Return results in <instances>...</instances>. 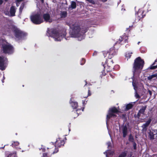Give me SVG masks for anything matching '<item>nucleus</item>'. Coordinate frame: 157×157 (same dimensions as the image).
Segmentation results:
<instances>
[{"instance_id": "1a4fd4ad", "label": "nucleus", "mask_w": 157, "mask_h": 157, "mask_svg": "<svg viewBox=\"0 0 157 157\" xmlns=\"http://www.w3.org/2000/svg\"><path fill=\"white\" fill-rule=\"evenodd\" d=\"M7 60L6 58L3 56H0V69L4 70L7 66Z\"/></svg>"}, {"instance_id": "bb28decb", "label": "nucleus", "mask_w": 157, "mask_h": 157, "mask_svg": "<svg viewBox=\"0 0 157 157\" xmlns=\"http://www.w3.org/2000/svg\"><path fill=\"white\" fill-rule=\"evenodd\" d=\"M61 16L62 17H65L67 16V12L65 11H63L61 12Z\"/></svg>"}, {"instance_id": "6e6552de", "label": "nucleus", "mask_w": 157, "mask_h": 157, "mask_svg": "<svg viewBox=\"0 0 157 157\" xmlns=\"http://www.w3.org/2000/svg\"><path fill=\"white\" fill-rule=\"evenodd\" d=\"M2 48L3 52L5 53L11 54L13 52V48L10 44L4 45H3Z\"/></svg>"}, {"instance_id": "b1692460", "label": "nucleus", "mask_w": 157, "mask_h": 157, "mask_svg": "<svg viewBox=\"0 0 157 157\" xmlns=\"http://www.w3.org/2000/svg\"><path fill=\"white\" fill-rule=\"evenodd\" d=\"M155 134H153V132H151L150 131L149 133V138L151 139H154V136Z\"/></svg>"}, {"instance_id": "f8f14e48", "label": "nucleus", "mask_w": 157, "mask_h": 157, "mask_svg": "<svg viewBox=\"0 0 157 157\" xmlns=\"http://www.w3.org/2000/svg\"><path fill=\"white\" fill-rule=\"evenodd\" d=\"M64 144V142L63 140H61L60 138H58L57 139L56 141L55 142V145L52 144V146L51 147L52 148L53 147V145L56 147V149H57L58 150V148H56V147L57 146L59 147H60L61 146H63Z\"/></svg>"}, {"instance_id": "c03bdc74", "label": "nucleus", "mask_w": 157, "mask_h": 157, "mask_svg": "<svg viewBox=\"0 0 157 157\" xmlns=\"http://www.w3.org/2000/svg\"><path fill=\"white\" fill-rule=\"evenodd\" d=\"M102 2H106L107 0H101Z\"/></svg>"}, {"instance_id": "393cba45", "label": "nucleus", "mask_w": 157, "mask_h": 157, "mask_svg": "<svg viewBox=\"0 0 157 157\" xmlns=\"http://www.w3.org/2000/svg\"><path fill=\"white\" fill-rule=\"evenodd\" d=\"M104 154L106 155V157H108V155L109 154H112V152L109 150H107V151L104 152Z\"/></svg>"}, {"instance_id": "09e8293b", "label": "nucleus", "mask_w": 157, "mask_h": 157, "mask_svg": "<svg viewBox=\"0 0 157 157\" xmlns=\"http://www.w3.org/2000/svg\"><path fill=\"white\" fill-rule=\"evenodd\" d=\"M107 70L108 71H110V70H107Z\"/></svg>"}, {"instance_id": "a878e982", "label": "nucleus", "mask_w": 157, "mask_h": 157, "mask_svg": "<svg viewBox=\"0 0 157 157\" xmlns=\"http://www.w3.org/2000/svg\"><path fill=\"white\" fill-rule=\"evenodd\" d=\"M71 6L72 9L75 8L76 6L75 2L74 1H72L71 3Z\"/></svg>"}, {"instance_id": "473e14b6", "label": "nucleus", "mask_w": 157, "mask_h": 157, "mask_svg": "<svg viewBox=\"0 0 157 157\" xmlns=\"http://www.w3.org/2000/svg\"><path fill=\"white\" fill-rule=\"evenodd\" d=\"M23 0H17V2H16V5L17 6H19V2L21 1H22Z\"/></svg>"}, {"instance_id": "5701e85b", "label": "nucleus", "mask_w": 157, "mask_h": 157, "mask_svg": "<svg viewBox=\"0 0 157 157\" xmlns=\"http://www.w3.org/2000/svg\"><path fill=\"white\" fill-rule=\"evenodd\" d=\"M146 109V106H143L141 109L139 111L138 115L140 113H143Z\"/></svg>"}, {"instance_id": "f257e3e1", "label": "nucleus", "mask_w": 157, "mask_h": 157, "mask_svg": "<svg viewBox=\"0 0 157 157\" xmlns=\"http://www.w3.org/2000/svg\"><path fill=\"white\" fill-rule=\"evenodd\" d=\"M144 63V60L142 59L140 57H138L135 60L133 64V76L132 79V85L136 91L135 96L137 98H140V96L137 94L136 92L137 85L136 83V81L135 79L139 77V74L141 72V70L143 68Z\"/></svg>"}, {"instance_id": "9d476101", "label": "nucleus", "mask_w": 157, "mask_h": 157, "mask_svg": "<svg viewBox=\"0 0 157 157\" xmlns=\"http://www.w3.org/2000/svg\"><path fill=\"white\" fill-rule=\"evenodd\" d=\"M117 51L115 50L113 48H110L109 52L107 53V55H108V57L109 59H111L115 55H116Z\"/></svg>"}, {"instance_id": "c9c22d12", "label": "nucleus", "mask_w": 157, "mask_h": 157, "mask_svg": "<svg viewBox=\"0 0 157 157\" xmlns=\"http://www.w3.org/2000/svg\"><path fill=\"white\" fill-rule=\"evenodd\" d=\"M157 65H156V66H152V67H151L150 68V69H154L155 68H157Z\"/></svg>"}, {"instance_id": "37998d69", "label": "nucleus", "mask_w": 157, "mask_h": 157, "mask_svg": "<svg viewBox=\"0 0 157 157\" xmlns=\"http://www.w3.org/2000/svg\"><path fill=\"white\" fill-rule=\"evenodd\" d=\"M97 54V52H95L93 54V56L96 55Z\"/></svg>"}, {"instance_id": "a19ab883", "label": "nucleus", "mask_w": 157, "mask_h": 157, "mask_svg": "<svg viewBox=\"0 0 157 157\" xmlns=\"http://www.w3.org/2000/svg\"><path fill=\"white\" fill-rule=\"evenodd\" d=\"M90 95H91V94L90 93V91L89 90L88 92V96H90Z\"/></svg>"}, {"instance_id": "72a5a7b5", "label": "nucleus", "mask_w": 157, "mask_h": 157, "mask_svg": "<svg viewBox=\"0 0 157 157\" xmlns=\"http://www.w3.org/2000/svg\"><path fill=\"white\" fill-rule=\"evenodd\" d=\"M85 60L83 59H82L81 61V65H83L85 63Z\"/></svg>"}, {"instance_id": "2eb2a0df", "label": "nucleus", "mask_w": 157, "mask_h": 157, "mask_svg": "<svg viewBox=\"0 0 157 157\" xmlns=\"http://www.w3.org/2000/svg\"><path fill=\"white\" fill-rule=\"evenodd\" d=\"M128 39V36L125 35H124L119 38L118 40L119 41L118 42L120 43L122 41H124L125 43H127V42Z\"/></svg>"}, {"instance_id": "412c9836", "label": "nucleus", "mask_w": 157, "mask_h": 157, "mask_svg": "<svg viewBox=\"0 0 157 157\" xmlns=\"http://www.w3.org/2000/svg\"><path fill=\"white\" fill-rule=\"evenodd\" d=\"M70 103L73 109H76L77 108L78 106V103L77 102L71 101V100Z\"/></svg>"}, {"instance_id": "de8ad7c7", "label": "nucleus", "mask_w": 157, "mask_h": 157, "mask_svg": "<svg viewBox=\"0 0 157 157\" xmlns=\"http://www.w3.org/2000/svg\"><path fill=\"white\" fill-rule=\"evenodd\" d=\"M41 1L42 2H43V0H41Z\"/></svg>"}, {"instance_id": "aec40b11", "label": "nucleus", "mask_w": 157, "mask_h": 157, "mask_svg": "<svg viewBox=\"0 0 157 157\" xmlns=\"http://www.w3.org/2000/svg\"><path fill=\"white\" fill-rule=\"evenodd\" d=\"M157 77V73H156L149 76L147 78L149 80H151V79H155Z\"/></svg>"}, {"instance_id": "20e7f679", "label": "nucleus", "mask_w": 157, "mask_h": 157, "mask_svg": "<svg viewBox=\"0 0 157 157\" xmlns=\"http://www.w3.org/2000/svg\"><path fill=\"white\" fill-rule=\"evenodd\" d=\"M30 18L31 21L35 24L39 25L44 22L42 14L40 10L33 12L31 14Z\"/></svg>"}, {"instance_id": "c756f323", "label": "nucleus", "mask_w": 157, "mask_h": 157, "mask_svg": "<svg viewBox=\"0 0 157 157\" xmlns=\"http://www.w3.org/2000/svg\"><path fill=\"white\" fill-rule=\"evenodd\" d=\"M107 145H108V147L109 148H111L112 147V144L110 142H108L107 143Z\"/></svg>"}, {"instance_id": "7c9ffc66", "label": "nucleus", "mask_w": 157, "mask_h": 157, "mask_svg": "<svg viewBox=\"0 0 157 157\" xmlns=\"http://www.w3.org/2000/svg\"><path fill=\"white\" fill-rule=\"evenodd\" d=\"M23 8H24V5L23 4H22L21 6L20 7L19 9L20 12V13L22 11V9H23Z\"/></svg>"}, {"instance_id": "0eeeda50", "label": "nucleus", "mask_w": 157, "mask_h": 157, "mask_svg": "<svg viewBox=\"0 0 157 157\" xmlns=\"http://www.w3.org/2000/svg\"><path fill=\"white\" fill-rule=\"evenodd\" d=\"M47 149L48 150V153H44L43 155V157H50V155L54 154L58 151V150L56 149V147L54 145L52 148L50 147L48 148Z\"/></svg>"}, {"instance_id": "4be33fe9", "label": "nucleus", "mask_w": 157, "mask_h": 157, "mask_svg": "<svg viewBox=\"0 0 157 157\" xmlns=\"http://www.w3.org/2000/svg\"><path fill=\"white\" fill-rule=\"evenodd\" d=\"M135 102H132L128 104L126 106V109L128 110L131 109L133 106V104Z\"/></svg>"}, {"instance_id": "39448f33", "label": "nucleus", "mask_w": 157, "mask_h": 157, "mask_svg": "<svg viewBox=\"0 0 157 157\" xmlns=\"http://www.w3.org/2000/svg\"><path fill=\"white\" fill-rule=\"evenodd\" d=\"M120 112L115 107L110 108L108 111V113L107 115L106 124H107L108 121L111 117L114 118L117 117L116 114H118Z\"/></svg>"}, {"instance_id": "ddd939ff", "label": "nucleus", "mask_w": 157, "mask_h": 157, "mask_svg": "<svg viewBox=\"0 0 157 157\" xmlns=\"http://www.w3.org/2000/svg\"><path fill=\"white\" fill-rule=\"evenodd\" d=\"M120 131L122 132L124 137L126 136L128 133V128L126 125L122 126L120 129Z\"/></svg>"}, {"instance_id": "f3484780", "label": "nucleus", "mask_w": 157, "mask_h": 157, "mask_svg": "<svg viewBox=\"0 0 157 157\" xmlns=\"http://www.w3.org/2000/svg\"><path fill=\"white\" fill-rule=\"evenodd\" d=\"M151 121L149 120L147 121L142 126L143 128V130L146 131L147 130L146 128L151 123Z\"/></svg>"}, {"instance_id": "dca6fc26", "label": "nucleus", "mask_w": 157, "mask_h": 157, "mask_svg": "<svg viewBox=\"0 0 157 157\" xmlns=\"http://www.w3.org/2000/svg\"><path fill=\"white\" fill-rule=\"evenodd\" d=\"M6 157H17L16 151L9 153L6 155Z\"/></svg>"}, {"instance_id": "58836bf2", "label": "nucleus", "mask_w": 157, "mask_h": 157, "mask_svg": "<svg viewBox=\"0 0 157 157\" xmlns=\"http://www.w3.org/2000/svg\"><path fill=\"white\" fill-rule=\"evenodd\" d=\"M148 92L149 93V94L150 96H151V95H152V92H151L150 90H148Z\"/></svg>"}, {"instance_id": "f03ea898", "label": "nucleus", "mask_w": 157, "mask_h": 157, "mask_svg": "<svg viewBox=\"0 0 157 157\" xmlns=\"http://www.w3.org/2000/svg\"><path fill=\"white\" fill-rule=\"evenodd\" d=\"M67 24L71 29L70 33L71 37H77L79 40H81L84 38V34L87 31L86 29H82L81 31L79 27L72 21L67 22Z\"/></svg>"}, {"instance_id": "8fccbe9b", "label": "nucleus", "mask_w": 157, "mask_h": 157, "mask_svg": "<svg viewBox=\"0 0 157 157\" xmlns=\"http://www.w3.org/2000/svg\"><path fill=\"white\" fill-rule=\"evenodd\" d=\"M5 1H7L8 0H5Z\"/></svg>"}, {"instance_id": "2f4dec72", "label": "nucleus", "mask_w": 157, "mask_h": 157, "mask_svg": "<svg viewBox=\"0 0 157 157\" xmlns=\"http://www.w3.org/2000/svg\"><path fill=\"white\" fill-rule=\"evenodd\" d=\"M86 1H88L90 3H91L93 4H94L95 3V2L94 0H86Z\"/></svg>"}, {"instance_id": "a18cd8bd", "label": "nucleus", "mask_w": 157, "mask_h": 157, "mask_svg": "<svg viewBox=\"0 0 157 157\" xmlns=\"http://www.w3.org/2000/svg\"><path fill=\"white\" fill-rule=\"evenodd\" d=\"M85 102L83 101H82V103L84 104V103Z\"/></svg>"}, {"instance_id": "f704fd0d", "label": "nucleus", "mask_w": 157, "mask_h": 157, "mask_svg": "<svg viewBox=\"0 0 157 157\" xmlns=\"http://www.w3.org/2000/svg\"><path fill=\"white\" fill-rule=\"evenodd\" d=\"M80 110L79 109H78L76 110V113L77 114V116H78V113H80V112H79V111H80Z\"/></svg>"}, {"instance_id": "49530a36", "label": "nucleus", "mask_w": 157, "mask_h": 157, "mask_svg": "<svg viewBox=\"0 0 157 157\" xmlns=\"http://www.w3.org/2000/svg\"><path fill=\"white\" fill-rule=\"evenodd\" d=\"M140 43V42H138L137 43L138 44H139V43Z\"/></svg>"}, {"instance_id": "a211bd4d", "label": "nucleus", "mask_w": 157, "mask_h": 157, "mask_svg": "<svg viewBox=\"0 0 157 157\" xmlns=\"http://www.w3.org/2000/svg\"><path fill=\"white\" fill-rule=\"evenodd\" d=\"M113 60H111L110 61H109L108 65L105 64L104 65V68H107V67H109V68H112L113 66Z\"/></svg>"}, {"instance_id": "4c0bfd02", "label": "nucleus", "mask_w": 157, "mask_h": 157, "mask_svg": "<svg viewBox=\"0 0 157 157\" xmlns=\"http://www.w3.org/2000/svg\"><path fill=\"white\" fill-rule=\"evenodd\" d=\"M153 131H154V132L155 133V135L157 134V129L153 130Z\"/></svg>"}, {"instance_id": "6ab92c4d", "label": "nucleus", "mask_w": 157, "mask_h": 157, "mask_svg": "<svg viewBox=\"0 0 157 157\" xmlns=\"http://www.w3.org/2000/svg\"><path fill=\"white\" fill-rule=\"evenodd\" d=\"M19 144V143L17 141L12 142L11 145L12 147H15L17 150L21 149V148L19 147H16V146H18Z\"/></svg>"}, {"instance_id": "cd10ccee", "label": "nucleus", "mask_w": 157, "mask_h": 157, "mask_svg": "<svg viewBox=\"0 0 157 157\" xmlns=\"http://www.w3.org/2000/svg\"><path fill=\"white\" fill-rule=\"evenodd\" d=\"M126 154L125 152H123L120 155L119 157H125L126 155Z\"/></svg>"}, {"instance_id": "7ed1b4c3", "label": "nucleus", "mask_w": 157, "mask_h": 157, "mask_svg": "<svg viewBox=\"0 0 157 157\" xmlns=\"http://www.w3.org/2000/svg\"><path fill=\"white\" fill-rule=\"evenodd\" d=\"M49 36L53 37L55 41H61L66 35L65 30L58 31L56 29H51L49 31Z\"/></svg>"}, {"instance_id": "79ce46f5", "label": "nucleus", "mask_w": 157, "mask_h": 157, "mask_svg": "<svg viewBox=\"0 0 157 157\" xmlns=\"http://www.w3.org/2000/svg\"><path fill=\"white\" fill-rule=\"evenodd\" d=\"M2 3V0H0V5H1Z\"/></svg>"}, {"instance_id": "9b49d317", "label": "nucleus", "mask_w": 157, "mask_h": 157, "mask_svg": "<svg viewBox=\"0 0 157 157\" xmlns=\"http://www.w3.org/2000/svg\"><path fill=\"white\" fill-rule=\"evenodd\" d=\"M42 17L44 20V21L48 22L50 23L52 21V19L51 18L50 15L48 13H44L42 15Z\"/></svg>"}, {"instance_id": "e433bc0d", "label": "nucleus", "mask_w": 157, "mask_h": 157, "mask_svg": "<svg viewBox=\"0 0 157 157\" xmlns=\"http://www.w3.org/2000/svg\"><path fill=\"white\" fill-rule=\"evenodd\" d=\"M131 54H128V55L127 54H126V57H128V58H130V57H131V54Z\"/></svg>"}, {"instance_id": "4468645a", "label": "nucleus", "mask_w": 157, "mask_h": 157, "mask_svg": "<svg viewBox=\"0 0 157 157\" xmlns=\"http://www.w3.org/2000/svg\"><path fill=\"white\" fill-rule=\"evenodd\" d=\"M16 12V9L15 6H12L10 10V13H5L6 14L10 16H13L15 15V13Z\"/></svg>"}, {"instance_id": "ea45409f", "label": "nucleus", "mask_w": 157, "mask_h": 157, "mask_svg": "<svg viewBox=\"0 0 157 157\" xmlns=\"http://www.w3.org/2000/svg\"><path fill=\"white\" fill-rule=\"evenodd\" d=\"M45 149H44V148H41V149H40V150H42V151H45Z\"/></svg>"}, {"instance_id": "423d86ee", "label": "nucleus", "mask_w": 157, "mask_h": 157, "mask_svg": "<svg viewBox=\"0 0 157 157\" xmlns=\"http://www.w3.org/2000/svg\"><path fill=\"white\" fill-rule=\"evenodd\" d=\"M10 28V30H12L14 33L15 37L17 38H20L26 35V33L21 31L19 29L17 28L12 26Z\"/></svg>"}, {"instance_id": "c85d7f7f", "label": "nucleus", "mask_w": 157, "mask_h": 157, "mask_svg": "<svg viewBox=\"0 0 157 157\" xmlns=\"http://www.w3.org/2000/svg\"><path fill=\"white\" fill-rule=\"evenodd\" d=\"M129 140L131 142H133V138L132 136L131 135H130L129 136Z\"/></svg>"}]
</instances>
